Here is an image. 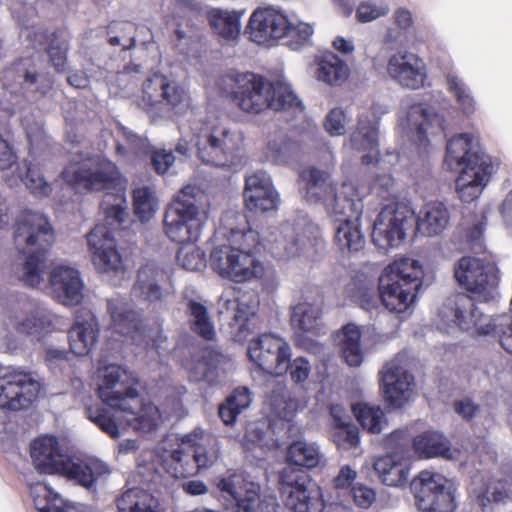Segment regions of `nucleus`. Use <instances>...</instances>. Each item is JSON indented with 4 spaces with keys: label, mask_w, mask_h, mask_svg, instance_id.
I'll return each instance as SVG.
<instances>
[{
    "label": "nucleus",
    "mask_w": 512,
    "mask_h": 512,
    "mask_svg": "<svg viewBox=\"0 0 512 512\" xmlns=\"http://www.w3.org/2000/svg\"><path fill=\"white\" fill-rule=\"evenodd\" d=\"M298 151V145L290 140L283 132H275L268 136L264 148L267 161L275 165L288 164Z\"/></svg>",
    "instance_id": "47"
},
{
    "label": "nucleus",
    "mask_w": 512,
    "mask_h": 512,
    "mask_svg": "<svg viewBox=\"0 0 512 512\" xmlns=\"http://www.w3.org/2000/svg\"><path fill=\"white\" fill-rule=\"evenodd\" d=\"M387 77L408 90L422 89L428 79V69L423 58L408 50L392 53L386 64Z\"/></svg>",
    "instance_id": "24"
},
{
    "label": "nucleus",
    "mask_w": 512,
    "mask_h": 512,
    "mask_svg": "<svg viewBox=\"0 0 512 512\" xmlns=\"http://www.w3.org/2000/svg\"><path fill=\"white\" fill-rule=\"evenodd\" d=\"M218 88L236 108L248 115H259L267 109L279 111L300 105L286 81L270 82L252 72L229 71L219 80Z\"/></svg>",
    "instance_id": "7"
},
{
    "label": "nucleus",
    "mask_w": 512,
    "mask_h": 512,
    "mask_svg": "<svg viewBox=\"0 0 512 512\" xmlns=\"http://www.w3.org/2000/svg\"><path fill=\"white\" fill-rule=\"evenodd\" d=\"M314 78L330 87L342 86L350 77L351 69L347 62L333 52L315 56L312 66Z\"/></svg>",
    "instance_id": "34"
},
{
    "label": "nucleus",
    "mask_w": 512,
    "mask_h": 512,
    "mask_svg": "<svg viewBox=\"0 0 512 512\" xmlns=\"http://www.w3.org/2000/svg\"><path fill=\"white\" fill-rule=\"evenodd\" d=\"M447 91L453 96L458 109L465 116H472L477 111V100L468 84L458 71L451 69L445 74Z\"/></svg>",
    "instance_id": "42"
},
{
    "label": "nucleus",
    "mask_w": 512,
    "mask_h": 512,
    "mask_svg": "<svg viewBox=\"0 0 512 512\" xmlns=\"http://www.w3.org/2000/svg\"><path fill=\"white\" fill-rule=\"evenodd\" d=\"M444 165L458 173L455 190L464 203L479 199L497 170V164L481 147L479 137L471 133L456 135L448 141Z\"/></svg>",
    "instance_id": "8"
},
{
    "label": "nucleus",
    "mask_w": 512,
    "mask_h": 512,
    "mask_svg": "<svg viewBox=\"0 0 512 512\" xmlns=\"http://www.w3.org/2000/svg\"><path fill=\"white\" fill-rule=\"evenodd\" d=\"M373 468L384 485L403 487L408 482L411 464L407 451L399 449L377 457Z\"/></svg>",
    "instance_id": "30"
},
{
    "label": "nucleus",
    "mask_w": 512,
    "mask_h": 512,
    "mask_svg": "<svg viewBox=\"0 0 512 512\" xmlns=\"http://www.w3.org/2000/svg\"><path fill=\"white\" fill-rule=\"evenodd\" d=\"M137 381L133 372L120 365H108L99 372L97 391L105 407L89 406L86 414L112 438H119L127 428L148 433L164 421L156 405L140 399Z\"/></svg>",
    "instance_id": "2"
},
{
    "label": "nucleus",
    "mask_w": 512,
    "mask_h": 512,
    "mask_svg": "<svg viewBox=\"0 0 512 512\" xmlns=\"http://www.w3.org/2000/svg\"><path fill=\"white\" fill-rule=\"evenodd\" d=\"M352 412L362 429L370 434H381L389 426L388 418L379 405L355 403Z\"/></svg>",
    "instance_id": "45"
},
{
    "label": "nucleus",
    "mask_w": 512,
    "mask_h": 512,
    "mask_svg": "<svg viewBox=\"0 0 512 512\" xmlns=\"http://www.w3.org/2000/svg\"><path fill=\"white\" fill-rule=\"evenodd\" d=\"M313 32L311 24L272 7L256 9L246 27L248 38L256 44L273 46L283 39L293 50L308 44Z\"/></svg>",
    "instance_id": "11"
},
{
    "label": "nucleus",
    "mask_w": 512,
    "mask_h": 512,
    "mask_svg": "<svg viewBox=\"0 0 512 512\" xmlns=\"http://www.w3.org/2000/svg\"><path fill=\"white\" fill-rule=\"evenodd\" d=\"M415 505L421 512H453L456 486L445 475L432 470L420 471L411 481Z\"/></svg>",
    "instance_id": "16"
},
{
    "label": "nucleus",
    "mask_w": 512,
    "mask_h": 512,
    "mask_svg": "<svg viewBox=\"0 0 512 512\" xmlns=\"http://www.w3.org/2000/svg\"><path fill=\"white\" fill-rule=\"evenodd\" d=\"M229 244L215 246L210 253V266L222 278L227 279L238 245L228 241Z\"/></svg>",
    "instance_id": "58"
},
{
    "label": "nucleus",
    "mask_w": 512,
    "mask_h": 512,
    "mask_svg": "<svg viewBox=\"0 0 512 512\" xmlns=\"http://www.w3.org/2000/svg\"><path fill=\"white\" fill-rule=\"evenodd\" d=\"M181 141L176 151L186 155L189 142L197 147L198 158L202 163L214 167L232 168L239 165L244 153L245 135L220 121L216 116L194 115L188 124H181Z\"/></svg>",
    "instance_id": "5"
},
{
    "label": "nucleus",
    "mask_w": 512,
    "mask_h": 512,
    "mask_svg": "<svg viewBox=\"0 0 512 512\" xmlns=\"http://www.w3.org/2000/svg\"><path fill=\"white\" fill-rule=\"evenodd\" d=\"M208 219L206 209L179 198L172 199L164 215V233L175 243L199 241Z\"/></svg>",
    "instance_id": "17"
},
{
    "label": "nucleus",
    "mask_w": 512,
    "mask_h": 512,
    "mask_svg": "<svg viewBox=\"0 0 512 512\" xmlns=\"http://www.w3.org/2000/svg\"><path fill=\"white\" fill-rule=\"evenodd\" d=\"M413 222V211L404 203L385 206L374 222L372 239L381 249L398 247Z\"/></svg>",
    "instance_id": "21"
},
{
    "label": "nucleus",
    "mask_w": 512,
    "mask_h": 512,
    "mask_svg": "<svg viewBox=\"0 0 512 512\" xmlns=\"http://www.w3.org/2000/svg\"><path fill=\"white\" fill-rule=\"evenodd\" d=\"M346 295L363 309L370 311L377 303L374 279L364 274L356 275L345 289Z\"/></svg>",
    "instance_id": "49"
},
{
    "label": "nucleus",
    "mask_w": 512,
    "mask_h": 512,
    "mask_svg": "<svg viewBox=\"0 0 512 512\" xmlns=\"http://www.w3.org/2000/svg\"><path fill=\"white\" fill-rule=\"evenodd\" d=\"M244 11L213 8L208 12V21L213 34L223 42H236L241 33Z\"/></svg>",
    "instance_id": "37"
},
{
    "label": "nucleus",
    "mask_w": 512,
    "mask_h": 512,
    "mask_svg": "<svg viewBox=\"0 0 512 512\" xmlns=\"http://www.w3.org/2000/svg\"><path fill=\"white\" fill-rule=\"evenodd\" d=\"M271 416L290 421L299 409V401L289 391H274L269 399Z\"/></svg>",
    "instance_id": "52"
},
{
    "label": "nucleus",
    "mask_w": 512,
    "mask_h": 512,
    "mask_svg": "<svg viewBox=\"0 0 512 512\" xmlns=\"http://www.w3.org/2000/svg\"><path fill=\"white\" fill-rule=\"evenodd\" d=\"M49 285L53 298L65 306L78 305L84 297L81 274L70 264H53L49 271Z\"/></svg>",
    "instance_id": "26"
},
{
    "label": "nucleus",
    "mask_w": 512,
    "mask_h": 512,
    "mask_svg": "<svg viewBox=\"0 0 512 512\" xmlns=\"http://www.w3.org/2000/svg\"><path fill=\"white\" fill-rule=\"evenodd\" d=\"M457 282L472 296L458 295L444 306L440 312L445 326L454 324L461 330L474 329L477 334V322L483 317L493 315L482 314L475 306L473 299L479 302L494 301L499 296L500 271L496 263L488 257H462L454 268Z\"/></svg>",
    "instance_id": "4"
},
{
    "label": "nucleus",
    "mask_w": 512,
    "mask_h": 512,
    "mask_svg": "<svg viewBox=\"0 0 512 512\" xmlns=\"http://www.w3.org/2000/svg\"><path fill=\"white\" fill-rule=\"evenodd\" d=\"M22 125L31 147L37 148L45 143V133L41 120L33 116L25 117Z\"/></svg>",
    "instance_id": "63"
},
{
    "label": "nucleus",
    "mask_w": 512,
    "mask_h": 512,
    "mask_svg": "<svg viewBox=\"0 0 512 512\" xmlns=\"http://www.w3.org/2000/svg\"><path fill=\"white\" fill-rule=\"evenodd\" d=\"M219 356L209 352L207 357L189 361L185 368L192 381H206L215 384L218 379Z\"/></svg>",
    "instance_id": "51"
},
{
    "label": "nucleus",
    "mask_w": 512,
    "mask_h": 512,
    "mask_svg": "<svg viewBox=\"0 0 512 512\" xmlns=\"http://www.w3.org/2000/svg\"><path fill=\"white\" fill-rule=\"evenodd\" d=\"M111 473V467L99 458L71 457L62 475L88 490H94L99 483L106 481Z\"/></svg>",
    "instance_id": "29"
},
{
    "label": "nucleus",
    "mask_w": 512,
    "mask_h": 512,
    "mask_svg": "<svg viewBox=\"0 0 512 512\" xmlns=\"http://www.w3.org/2000/svg\"><path fill=\"white\" fill-rule=\"evenodd\" d=\"M349 122V116L346 111L340 107L331 109L325 117L324 129L331 136H341L346 132V125Z\"/></svg>",
    "instance_id": "62"
},
{
    "label": "nucleus",
    "mask_w": 512,
    "mask_h": 512,
    "mask_svg": "<svg viewBox=\"0 0 512 512\" xmlns=\"http://www.w3.org/2000/svg\"><path fill=\"white\" fill-rule=\"evenodd\" d=\"M116 504L118 512H160L158 500L140 487L126 489Z\"/></svg>",
    "instance_id": "44"
},
{
    "label": "nucleus",
    "mask_w": 512,
    "mask_h": 512,
    "mask_svg": "<svg viewBox=\"0 0 512 512\" xmlns=\"http://www.w3.org/2000/svg\"><path fill=\"white\" fill-rule=\"evenodd\" d=\"M271 344L274 348L269 349L268 365L265 367V374L280 377L288 372L289 360L292 357V350L288 342L273 334Z\"/></svg>",
    "instance_id": "50"
},
{
    "label": "nucleus",
    "mask_w": 512,
    "mask_h": 512,
    "mask_svg": "<svg viewBox=\"0 0 512 512\" xmlns=\"http://www.w3.org/2000/svg\"><path fill=\"white\" fill-rule=\"evenodd\" d=\"M30 454L37 470L45 474H61L70 456L64 442L53 435L36 438L30 445Z\"/></svg>",
    "instance_id": "27"
},
{
    "label": "nucleus",
    "mask_w": 512,
    "mask_h": 512,
    "mask_svg": "<svg viewBox=\"0 0 512 512\" xmlns=\"http://www.w3.org/2000/svg\"><path fill=\"white\" fill-rule=\"evenodd\" d=\"M197 242L177 243L180 246L177 260L186 270L199 271L205 267V255L197 246Z\"/></svg>",
    "instance_id": "60"
},
{
    "label": "nucleus",
    "mask_w": 512,
    "mask_h": 512,
    "mask_svg": "<svg viewBox=\"0 0 512 512\" xmlns=\"http://www.w3.org/2000/svg\"><path fill=\"white\" fill-rule=\"evenodd\" d=\"M329 439L341 451L356 449L361 444L359 429L352 423L344 426L330 427Z\"/></svg>",
    "instance_id": "57"
},
{
    "label": "nucleus",
    "mask_w": 512,
    "mask_h": 512,
    "mask_svg": "<svg viewBox=\"0 0 512 512\" xmlns=\"http://www.w3.org/2000/svg\"><path fill=\"white\" fill-rule=\"evenodd\" d=\"M388 112L385 105L373 104L369 110L359 115L357 130L351 135L346 146L359 152H367L362 156L364 163L369 164L372 161L385 162L384 159H378V134L377 123L380 117Z\"/></svg>",
    "instance_id": "25"
},
{
    "label": "nucleus",
    "mask_w": 512,
    "mask_h": 512,
    "mask_svg": "<svg viewBox=\"0 0 512 512\" xmlns=\"http://www.w3.org/2000/svg\"><path fill=\"white\" fill-rule=\"evenodd\" d=\"M52 241V228L42 213L26 211L17 218L14 243L21 256L14 272L25 285L38 288L45 284L44 251Z\"/></svg>",
    "instance_id": "9"
},
{
    "label": "nucleus",
    "mask_w": 512,
    "mask_h": 512,
    "mask_svg": "<svg viewBox=\"0 0 512 512\" xmlns=\"http://www.w3.org/2000/svg\"><path fill=\"white\" fill-rule=\"evenodd\" d=\"M25 167L26 173L22 179L25 186L36 196H48L52 191V187L44 177L40 163L34 160H26Z\"/></svg>",
    "instance_id": "54"
},
{
    "label": "nucleus",
    "mask_w": 512,
    "mask_h": 512,
    "mask_svg": "<svg viewBox=\"0 0 512 512\" xmlns=\"http://www.w3.org/2000/svg\"><path fill=\"white\" fill-rule=\"evenodd\" d=\"M187 450L193 451L197 469H205L217 462L220 456V443L216 436L202 429H195L181 440L167 437L159 447L160 465L175 478L185 477L192 473Z\"/></svg>",
    "instance_id": "10"
},
{
    "label": "nucleus",
    "mask_w": 512,
    "mask_h": 512,
    "mask_svg": "<svg viewBox=\"0 0 512 512\" xmlns=\"http://www.w3.org/2000/svg\"><path fill=\"white\" fill-rule=\"evenodd\" d=\"M5 85L12 86L10 81L21 83L26 89L46 93L52 85L49 74L38 73L29 60H21L4 72Z\"/></svg>",
    "instance_id": "36"
},
{
    "label": "nucleus",
    "mask_w": 512,
    "mask_h": 512,
    "mask_svg": "<svg viewBox=\"0 0 512 512\" xmlns=\"http://www.w3.org/2000/svg\"><path fill=\"white\" fill-rule=\"evenodd\" d=\"M98 335L99 326L93 314L77 316L68 333L71 352L78 356L88 355L94 349Z\"/></svg>",
    "instance_id": "35"
},
{
    "label": "nucleus",
    "mask_w": 512,
    "mask_h": 512,
    "mask_svg": "<svg viewBox=\"0 0 512 512\" xmlns=\"http://www.w3.org/2000/svg\"><path fill=\"white\" fill-rule=\"evenodd\" d=\"M15 331L31 340L42 341L54 329V317L46 310H35L21 320L9 318Z\"/></svg>",
    "instance_id": "39"
},
{
    "label": "nucleus",
    "mask_w": 512,
    "mask_h": 512,
    "mask_svg": "<svg viewBox=\"0 0 512 512\" xmlns=\"http://www.w3.org/2000/svg\"><path fill=\"white\" fill-rule=\"evenodd\" d=\"M241 442L245 450L255 452V456L259 459L264 457L267 450L274 447V442H270L257 423L248 425Z\"/></svg>",
    "instance_id": "55"
},
{
    "label": "nucleus",
    "mask_w": 512,
    "mask_h": 512,
    "mask_svg": "<svg viewBox=\"0 0 512 512\" xmlns=\"http://www.w3.org/2000/svg\"><path fill=\"white\" fill-rule=\"evenodd\" d=\"M321 315V301L308 295H302L292 306L291 323L297 330V345L313 354H319L323 347L314 340L306 339L304 333L315 335L324 333L321 326Z\"/></svg>",
    "instance_id": "23"
},
{
    "label": "nucleus",
    "mask_w": 512,
    "mask_h": 512,
    "mask_svg": "<svg viewBox=\"0 0 512 512\" xmlns=\"http://www.w3.org/2000/svg\"><path fill=\"white\" fill-rule=\"evenodd\" d=\"M335 341L340 349L342 358L350 367L362 364L364 353L361 345V331L354 323H348L339 330Z\"/></svg>",
    "instance_id": "41"
},
{
    "label": "nucleus",
    "mask_w": 512,
    "mask_h": 512,
    "mask_svg": "<svg viewBox=\"0 0 512 512\" xmlns=\"http://www.w3.org/2000/svg\"><path fill=\"white\" fill-rule=\"evenodd\" d=\"M379 375L381 393L390 407L402 408L415 398V380L402 358L387 362Z\"/></svg>",
    "instance_id": "22"
},
{
    "label": "nucleus",
    "mask_w": 512,
    "mask_h": 512,
    "mask_svg": "<svg viewBox=\"0 0 512 512\" xmlns=\"http://www.w3.org/2000/svg\"><path fill=\"white\" fill-rule=\"evenodd\" d=\"M108 311L111 318L110 329L124 337V342L149 345L150 340L157 349L165 339L158 331L146 330L137 319V314L131 309L130 303L124 298H112L108 302Z\"/></svg>",
    "instance_id": "20"
},
{
    "label": "nucleus",
    "mask_w": 512,
    "mask_h": 512,
    "mask_svg": "<svg viewBox=\"0 0 512 512\" xmlns=\"http://www.w3.org/2000/svg\"><path fill=\"white\" fill-rule=\"evenodd\" d=\"M350 495L357 507L368 509L376 501L377 493L372 487L363 483H357L351 488Z\"/></svg>",
    "instance_id": "64"
},
{
    "label": "nucleus",
    "mask_w": 512,
    "mask_h": 512,
    "mask_svg": "<svg viewBox=\"0 0 512 512\" xmlns=\"http://www.w3.org/2000/svg\"><path fill=\"white\" fill-rule=\"evenodd\" d=\"M424 269L418 260L395 259L382 270L378 279L379 297L390 312L403 313L416 301L423 285Z\"/></svg>",
    "instance_id": "12"
},
{
    "label": "nucleus",
    "mask_w": 512,
    "mask_h": 512,
    "mask_svg": "<svg viewBox=\"0 0 512 512\" xmlns=\"http://www.w3.org/2000/svg\"><path fill=\"white\" fill-rule=\"evenodd\" d=\"M216 238H226L238 245L227 279L236 283L259 280L265 289L277 288L279 275L276 269L256 256L266 245L259 233L249 228L245 215L235 211L225 212L216 230Z\"/></svg>",
    "instance_id": "6"
},
{
    "label": "nucleus",
    "mask_w": 512,
    "mask_h": 512,
    "mask_svg": "<svg viewBox=\"0 0 512 512\" xmlns=\"http://www.w3.org/2000/svg\"><path fill=\"white\" fill-rule=\"evenodd\" d=\"M389 11L390 7L386 3L364 1L356 9V18L361 23H369L386 16Z\"/></svg>",
    "instance_id": "61"
},
{
    "label": "nucleus",
    "mask_w": 512,
    "mask_h": 512,
    "mask_svg": "<svg viewBox=\"0 0 512 512\" xmlns=\"http://www.w3.org/2000/svg\"><path fill=\"white\" fill-rule=\"evenodd\" d=\"M444 117L422 103L405 101L399 112L397 129L401 137L416 146L419 155L428 154L431 136L444 129Z\"/></svg>",
    "instance_id": "15"
},
{
    "label": "nucleus",
    "mask_w": 512,
    "mask_h": 512,
    "mask_svg": "<svg viewBox=\"0 0 512 512\" xmlns=\"http://www.w3.org/2000/svg\"><path fill=\"white\" fill-rule=\"evenodd\" d=\"M40 382L21 368L0 364V408L20 410L28 407L38 396Z\"/></svg>",
    "instance_id": "19"
},
{
    "label": "nucleus",
    "mask_w": 512,
    "mask_h": 512,
    "mask_svg": "<svg viewBox=\"0 0 512 512\" xmlns=\"http://www.w3.org/2000/svg\"><path fill=\"white\" fill-rule=\"evenodd\" d=\"M285 459L291 465L311 469L322 462L323 455L316 442L299 439L287 447Z\"/></svg>",
    "instance_id": "43"
},
{
    "label": "nucleus",
    "mask_w": 512,
    "mask_h": 512,
    "mask_svg": "<svg viewBox=\"0 0 512 512\" xmlns=\"http://www.w3.org/2000/svg\"><path fill=\"white\" fill-rule=\"evenodd\" d=\"M132 205L134 214L142 223L152 220L159 210V199L155 188L148 184H134Z\"/></svg>",
    "instance_id": "46"
},
{
    "label": "nucleus",
    "mask_w": 512,
    "mask_h": 512,
    "mask_svg": "<svg viewBox=\"0 0 512 512\" xmlns=\"http://www.w3.org/2000/svg\"><path fill=\"white\" fill-rule=\"evenodd\" d=\"M188 307L193 330L202 338L213 340L215 337V329L206 307L194 301H191Z\"/></svg>",
    "instance_id": "59"
},
{
    "label": "nucleus",
    "mask_w": 512,
    "mask_h": 512,
    "mask_svg": "<svg viewBox=\"0 0 512 512\" xmlns=\"http://www.w3.org/2000/svg\"><path fill=\"white\" fill-rule=\"evenodd\" d=\"M272 337L273 334L265 333L251 339L248 343L247 355L249 361L263 373L266 365H268L269 349L274 348V345L271 344Z\"/></svg>",
    "instance_id": "56"
},
{
    "label": "nucleus",
    "mask_w": 512,
    "mask_h": 512,
    "mask_svg": "<svg viewBox=\"0 0 512 512\" xmlns=\"http://www.w3.org/2000/svg\"><path fill=\"white\" fill-rule=\"evenodd\" d=\"M243 197L246 208L252 212L274 211L279 206V194L264 171L246 177Z\"/></svg>",
    "instance_id": "28"
},
{
    "label": "nucleus",
    "mask_w": 512,
    "mask_h": 512,
    "mask_svg": "<svg viewBox=\"0 0 512 512\" xmlns=\"http://www.w3.org/2000/svg\"><path fill=\"white\" fill-rule=\"evenodd\" d=\"M302 190L310 202H321L327 212L338 222L334 243L342 253H356L365 245L360 217L363 211V194L353 184L340 186L329 181L325 172L311 168L300 175Z\"/></svg>",
    "instance_id": "3"
},
{
    "label": "nucleus",
    "mask_w": 512,
    "mask_h": 512,
    "mask_svg": "<svg viewBox=\"0 0 512 512\" xmlns=\"http://www.w3.org/2000/svg\"><path fill=\"white\" fill-rule=\"evenodd\" d=\"M449 220L447 207L442 202L430 201L419 211L417 230L425 236H436L448 227Z\"/></svg>",
    "instance_id": "40"
},
{
    "label": "nucleus",
    "mask_w": 512,
    "mask_h": 512,
    "mask_svg": "<svg viewBox=\"0 0 512 512\" xmlns=\"http://www.w3.org/2000/svg\"><path fill=\"white\" fill-rule=\"evenodd\" d=\"M412 448L419 459L460 460V451L451 448L448 438L439 431L427 430L413 438Z\"/></svg>",
    "instance_id": "33"
},
{
    "label": "nucleus",
    "mask_w": 512,
    "mask_h": 512,
    "mask_svg": "<svg viewBox=\"0 0 512 512\" xmlns=\"http://www.w3.org/2000/svg\"><path fill=\"white\" fill-rule=\"evenodd\" d=\"M61 176L77 189L107 191L101 209L106 224L111 228L104 224L96 225L88 233L87 242L96 270L114 285L120 284L126 278L127 270L112 229L120 226L127 216L126 180L114 163L102 157L73 161L64 168Z\"/></svg>",
    "instance_id": "1"
},
{
    "label": "nucleus",
    "mask_w": 512,
    "mask_h": 512,
    "mask_svg": "<svg viewBox=\"0 0 512 512\" xmlns=\"http://www.w3.org/2000/svg\"><path fill=\"white\" fill-rule=\"evenodd\" d=\"M119 137L126 142L125 144L118 143L117 144V152L122 155H127L128 160L134 162L128 154L132 153L135 158H141L149 153V142L146 138L140 137L136 135L130 129L119 126L118 127Z\"/></svg>",
    "instance_id": "53"
},
{
    "label": "nucleus",
    "mask_w": 512,
    "mask_h": 512,
    "mask_svg": "<svg viewBox=\"0 0 512 512\" xmlns=\"http://www.w3.org/2000/svg\"><path fill=\"white\" fill-rule=\"evenodd\" d=\"M223 309L232 315L233 328L236 331L235 339L244 340L250 333V321L255 315L258 306V299L253 293L245 292L234 298L223 296L221 298Z\"/></svg>",
    "instance_id": "32"
},
{
    "label": "nucleus",
    "mask_w": 512,
    "mask_h": 512,
    "mask_svg": "<svg viewBox=\"0 0 512 512\" xmlns=\"http://www.w3.org/2000/svg\"><path fill=\"white\" fill-rule=\"evenodd\" d=\"M171 275L153 264L142 267L138 272L137 283L134 286L135 296H141L153 303L162 300L165 294L173 293Z\"/></svg>",
    "instance_id": "31"
},
{
    "label": "nucleus",
    "mask_w": 512,
    "mask_h": 512,
    "mask_svg": "<svg viewBox=\"0 0 512 512\" xmlns=\"http://www.w3.org/2000/svg\"><path fill=\"white\" fill-rule=\"evenodd\" d=\"M163 102L175 116L185 115L191 110L186 89L169 76L154 73L143 84L139 106L155 119L164 116Z\"/></svg>",
    "instance_id": "14"
},
{
    "label": "nucleus",
    "mask_w": 512,
    "mask_h": 512,
    "mask_svg": "<svg viewBox=\"0 0 512 512\" xmlns=\"http://www.w3.org/2000/svg\"><path fill=\"white\" fill-rule=\"evenodd\" d=\"M280 493L292 512H322L325 508L322 488L291 467L280 472Z\"/></svg>",
    "instance_id": "18"
},
{
    "label": "nucleus",
    "mask_w": 512,
    "mask_h": 512,
    "mask_svg": "<svg viewBox=\"0 0 512 512\" xmlns=\"http://www.w3.org/2000/svg\"><path fill=\"white\" fill-rule=\"evenodd\" d=\"M34 504L39 512H78L74 505L65 503L45 483H36L30 488Z\"/></svg>",
    "instance_id": "48"
},
{
    "label": "nucleus",
    "mask_w": 512,
    "mask_h": 512,
    "mask_svg": "<svg viewBox=\"0 0 512 512\" xmlns=\"http://www.w3.org/2000/svg\"><path fill=\"white\" fill-rule=\"evenodd\" d=\"M319 238V227L305 221L296 225L286 221L279 226L267 229L260 235L261 241L266 245L263 249H269L282 260L306 256L308 250L316 245Z\"/></svg>",
    "instance_id": "13"
},
{
    "label": "nucleus",
    "mask_w": 512,
    "mask_h": 512,
    "mask_svg": "<svg viewBox=\"0 0 512 512\" xmlns=\"http://www.w3.org/2000/svg\"><path fill=\"white\" fill-rule=\"evenodd\" d=\"M477 335L494 339L507 353L512 354V315L503 313L479 319Z\"/></svg>",
    "instance_id": "38"
}]
</instances>
